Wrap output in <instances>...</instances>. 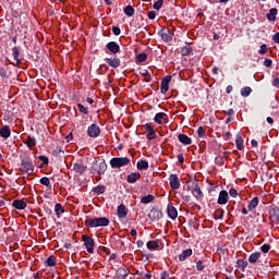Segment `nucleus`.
<instances>
[{"instance_id": "obj_36", "label": "nucleus", "mask_w": 279, "mask_h": 279, "mask_svg": "<svg viewBox=\"0 0 279 279\" xmlns=\"http://www.w3.org/2000/svg\"><path fill=\"white\" fill-rule=\"evenodd\" d=\"M140 74L144 77V82H151V74L148 70H141Z\"/></svg>"}, {"instance_id": "obj_24", "label": "nucleus", "mask_w": 279, "mask_h": 279, "mask_svg": "<svg viewBox=\"0 0 279 279\" xmlns=\"http://www.w3.org/2000/svg\"><path fill=\"white\" fill-rule=\"evenodd\" d=\"M36 137H32V135L27 136V138L24 141V145L28 147V149H34L36 147Z\"/></svg>"}, {"instance_id": "obj_18", "label": "nucleus", "mask_w": 279, "mask_h": 279, "mask_svg": "<svg viewBox=\"0 0 279 279\" xmlns=\"http://www.w3.org/2000/svg\"><path fill=\"white\" fill-rule=\"evenodd\" d=\"M217 204H219L220 206L228 204V191L222 190L219 192Z\"/></svg>"}, {"instance_id": "obj_5", "label": "nucleus", "mask_w": 279, "mask_h": 279, "mask_svg": "<svg viewBox=\"0 0 279 279\" xmlns=\"http://www.w3.org/2000/svg\"><path fill=\"white\" fill-rule=\"evenodd\" d=\"M82 241L84 243V247L88 254H95V240L93 238L84 234L82 235Z\"/></svg>"}, {"instance_id": "obj_38", "label": "nucleus", "mask_w": 279, "mask_h": 279, "mask_svg": "<svg viewBox=\"0 0 279 279\" xmlns=\"http://www.w3.org/2000/svg\"><path fill=\"white\" fill-rule=\"evenodd\" d=\"M12 54H13L14 60L17 62V64H21V59H19V56H21V50H19L17 47H13Z\"/></svg>"}, {"instance_id": "obj_46", "label": "nucleus", "mask_w": 279, "mask_h": 279, "mask_svg": "<svg viewBox=\"0 0 279 279\" xmlns=\"http://www.w3.org/2000/svg\"><path fill=\"white\" fill-rule=\"evenodd\" d=\"M137 62H145L147 60V53L141 52L140 54L136 56Z\"/></svg>"}, {"instance_id": "obj_63", "label": "nucleus", "mask_w": 279, "mask_h": 279, "mask_svg": "<svg viewBox=\"0 0 279 279\" xmlns=\"http://www.w3.org/2000/svg\"><path fill=\"white\" fill-rule=\"evenodd\" d=\"M136 245L137 247H143V245H145V242H143V240H137Z\"/></svg>"}, {"instance_id": "obj_22", "label": "nucleus", "mask_w": 279, "mask_h": 279, "mask_svg": "<svg viewBox=\"0 0 279 279\" xmlns=\"http://www.w3.org/2000/svg\"><path fill=\"white\" fill-rule=\"evenodd\" d=\"M138 180H141V174L138 172H132L126 178V182H129V184H135Z\"/></svg>"}, {"instance_id": "obj_32", "label": "nucleus", "mask_w": 279, "mask_h": 279, "mask_svg": "<svg viewBox=\"0 0 279 279\" xmlns=\"http://www.w3.org/2000/svg\"><path fill=\"white\" fill-rule=\"evenodd\" d=\"M257 206H258V197L255 196V197L248 203V210H250V213L256 210Z\"/></svg>"}, {"instance_id": "obj_37", "label": "nucleus", "mask_w": 279, "mask_h": 279, "mask_svg": "<svg viewBox=\"0 0 279 279\" xmlns=\"http://www.w3.org/2000/svg\"><path fill=\"white\" fill-rule=\"evenodd\" d=\"M93 193L96 195H102V193H106V185H97L93 189Z\"/></svg>"}, {"instance_id": "obj_31", "label": "nucleus", "mask_w": 279, "mask_h": 279, "mask_svg": "<svg viewBox=\"0 0 279 279\" xmlns=\"http://www.w3.org/2000/svg\"><path fill=\"white\" fill-rule=\"evenodd\" d=\"M270 221H276L277 223H279V209L278 208H274L270 211Z\"/></svg>"}, {"instance_id": "obj_56", "label": "nucleus", "mask_w": 279, "mask_h": 279, "mask_svg": "<svg viewBox=\"0 0 279 279\" xmlns=\"http://www.w3.org/2000/svg\"><path fill=\"white\" fill-rule=\"evenodd\" d=\"M271 64H274V61L271 59H265L264 66L269 68V66H271Z\"/></svg>"}, {"instance_id": "obj_57", "label": "nucleus", "mask_w": 279, "mask_h": 279, "mask_svg": "<svg viewBox=\"0 0 279 279\" xmlns=\"http://www.w3.org/2000/svg\"><path fill=\"white\" fill-rule=\"evenodd\" d=\"M148 19H149L150 21H154V19H156V11H149V12H148Z\"/></svg>"}, {"instance_id": "obj_61", "label": "nucleus", "mask_w": 279, "mask_h": 279, "mask_svg": "<svg viewBox=\"0 0 279 279\" xmlns=\"http://www.w3.org/2000/svg\"><path fill=\"white\" fill-rule=\"evenodd\" d=\"M232 90H234V87H232V85H228L226 88L227 95H230V93H232Z\"/></svg>"}, {"instance_id": "obj_44", "label": "nucleus", "mask_w": 279, "mask_h": 279, "mask_svg": "<svg viewBox=\"0 0 279 279\" xmlns=\"http://www.w3.org/2000/svg\"><path fill=\"white\" fill-rule=\"evenodd\" d=\"M225 213L226 211H223V209H216V211L214 213V219H223Z\"/></svg>"}, {"instance_id": "obj_60", "label": "nucleus", "mask_w": 279, "mask_h": 279, "mask_svg": "<svg viewBox=\"0 0 279 279\" xmlns=\"http://www.w3.org/2000/svg\"><path fill=\"white\" fill-rule=\"evenodd\" d=\"M178 160H179L180 165H184V155L183 154H179L178 155Z\"/></svg>"}, {"instance_id": "obj_16", "label": "nucleus", "mask_w": 279, "mask_h": 279, "mask_svg": "<svg viewBox=\"0 0 279 279\" xmlns=\"http://www.w3.org/2000/svg\"><path fill=\"white\" fill-rule=\"evenodd\" d=\"M167 214L170 219H178V209H175V207L171 203H169L167 206Z\"/></svg>"}, {"instance_id": "obj_52", "label": "nucleus", "mask_w": 279, "mask_h": 279, "mask_svg": "<svg viewBox=\"0 0 279 279\" xmlns=\"http://www.w3.org/2000/svg\"><path fill=\"white\" fill-rule=\"evenodd\" d=\"M260 250H262V252H263L264 254H267V253L271 250V245H269V244H264V245H262Z\"/></svg>"}, {"instance_id": "obj_28", "label": "nucleus", "mask_w": 279, "mask_h": 279, "mask_svg": "<svg viewBox=\"0 0 279 279\" xmlns=\"http://www.w3.org/2000/svg\"><path fill=\"white\" fill-rule=\"evenodd\" d=\"M243 143H244L243 137L241 135H236L235 145H236V149H239L240 151H243V149H245V146Z\"/></svg>"}, {"instance_id": "obj_45", "label": "nucleus", "mask_w": 279, "mask_h": 279, "mask_svg": "<svg viewBox=\"0 0 279 279\" xmlns=\"http://www.w3.org/2000/svg\"><path fill=\"white\" fill-rule=\"evenodd\" d=\"M198 138H206V129L204 126H199L197 129Z\"/></svg>"}, {"instance_id": "obj_2", "label": "nucleus", "mask_w": 279, "mask_h": 279, "mask_svg": "<svg viewBox=\"0 0 279 279\" xmlns=\"http://www.w3.org/2000/svg\"><path fill=\"white\" fill-rule=\"evenodd\" d=\"M132 160L128 157H113L110 159L111 169H121V167H128Z\"/></svg>"}, {"instance_id": "obj_17", "label": "nucleus", "mask_w": 279, "mask_h": 279, "mask_svg": "<svg viewBox=\"0 0 279 279\" xmlns=\"http://www.w3.org/2000/svg\"><path fill=\"white\" fill-rule=\"evenodd\" d=\"M154 121L158 125H162V121H166V122L169 121V116L165 112L156 113Z\"/></svg>"}, {"instance_id": "obj_15", "label": "nucleus", "mask_w": 279, "mask_h": 279, "mask_svg": "<svg viewBox=\"0 0 279 279\" xmlns=\"http://www.w3.org/2000/svg\"><path fill=\"white\" fill-rule=\"evenodd\" d=\"M144 128L146 132H148L146 135V138L148 141H154V138H156V130H154V126L151 125V123H146Z\"/></svg>"}, {"instance_id": "obj_50", "label": "nucleus", "mask_w": 279, "mask_h": 279, "mask_svg": "<svg viewBox=\"0 0 279 279\" xmlns=\"http://www.w3.org/2000/svg\"><path fill=\"white\" fill-rule=\"evenodd\" d=\"M38 160L43 162V165H49V157L40 155L38 156Z\"/></svg>"}, {"instance_id": "obj_9", "label": "nucleus", "mask_w": 279, "mask_h": 279, "mask_svg": "<svg viewBox=\"0 0 279 279\" xmlns=\"http://www.w3.org/2000/svg\"><path fill=\"white\" fill-rule=\"evenodd\" d=\"M162 217H163L162 210L158 208H153L148 214V218L150 221H160Z\"/></svg>"}, {"instance_id": "obj_33", "label": "nucleus", "mask_w": 279, "mask_h": 279, "mask_svg": "<svg viewBox=\"0 0 279 279\" xmlns=\"http://www.w3.org/2000/svg\"><path fill=\"white\" fill-rule=\"evenodd\" d=\"M54 213H56L58 219H60V216H61L62 214H64V207L62 206V204L57 203V204L54 205Z\"/></svg>"}, {"instance_id": "obj_35", "label": "nucleus", "mask_w": 279, "mask_h": 279, "mask_svg": "<svg viewBox=\"0 0 279 279\" xmlns=\"http://www.w3.org/2000/svg\"><path fill=\"white\" fill-rule=\"evenodd\" d=\"M154 199H156V196L151 195V194H148L146 196H143L141 198V203L142 204H151V202H154Z\"/></svg>"}, {"instance_id": "obj_55", "label": "nucleus", "mask_w": 279, "mask_h": 279, "mask_svg": "<svg viewBox=\"0 0 279 279\" xmlns=\"http://www.w3.org/2000/svg\"><path fill=\"white\" fill-rule=\"evenodd\" d=\"M112 32L114 36L121 35V28H119L118 26H112Z\"/></svg>"}, {"instance_id": "obj_20", "label": "nucleus", "mask_w": 279, "mask_h": 279, "mask_svg": "<svg viewBox=\"0 0 279 279\" xmlns=\"http://www.w3.org/2000/svg\"><path fill=\"white\" fill-rule=\"evenodd\" d=\"M13 208H16V210H25L27 208V203H25L23 199H15L12 203Z\"/></svg>"}, {"instance_id": "obj_30", "label": "nucleus", "mask_w": 279, "mask_h": 279, "mask_svg": "<svg viewBox=\"0 0 279 279\" xmlns=\"http://www.w3.org/2000/svg\"><path fill=\"white\" fill-rule=\"evenodd\" d=\"M247 265H250L247 263V260L245 259H238L236 260V264H235V267H238L239 269H241L242 271H245V269H247Z\"/></svg>"}, {"instance_id": "obj_34", "label": "nucleus", "mask_w": 279, "mask_h": 279, "mask_svg": "<svg viewBox=\"0 0 279 279\" xmlns=\"http://www.w3.org/2000/svg\"><path fill=\"white\" fill-rule=\"evenodd\" d=\"M47 267H56L58 265V260L56 259V256L50 255L46 260Z\"/></svg>"}, {"instance_id": "obj_7", "label": "nucleus", "mask_w": 279, "mask_h": 279, "mask_svg": "<svg viewBox=\"0 0 279 279\" xmlns=\"http://www.w3.org/2000/svg\"><path fill=\"white\" fill-rule=\"evenodd\" d=\"M108 169V165L106 163V160L95 161L94 163V171L98 173V175H104Z\"/></svg>"}, {"instance_id": "obj_3", "label": "nucleus", "mask_w": 279, "mask_h": 279, "mask_svg": "<svg viewBox=\"0 0 279 279\" xmlns=\"http://www.w3.org/2000/svg\"><path fill=\"white\" fill-rule=\"evenodd\" d=\"M20 171L22 173H26L27 175H32V173H34V162H32V159L24 157L21 160Z\"/></svg>"}, {"instance_id": "obj_54", "label": "nucleus", "mask_w": 279, "mask_h": 279, "mask_svg": "<svg viewBox=\"0 0 279 279\" xmlns=\"http://www.w3.org/2000/svg\"><path fill=\"white\" fill-rule=\"evenodd\" d=\"M196 269H197V271H204V262L203 260H198L196 263Z\"/></svg>"}, {"instance_id": "obj_62", "label": "nucleus", "mask_w": 279, "mask_h": 279, "mask_svg": "<svg viewBox=\"0 0 279 279\" xmlns=\"http://www.w3.org/2000/svg\"><path fill=\"white\" fill-rule=\"evenodd\" d=\"M272 86H275V88H279V78L276 77L274 81H272Z\"/></svg>"}, {"instance_id": "obj_14", "label": "nucleus", "mask_w": 279, "mask_h": 279, "mask_svg": "<svg viewBox=\"0 0 279 279\" xmlns=\"http://www.w3.org/2000/svg\"><path fill=\"white\" fill-rule=\"evenodd\" d=\"M106 49H108V51H110V53H113V56H116V53H119V51H121V46H119V44H117V41H109L106 45Z\"/></svg>"}, {"instance_id": "obj_12", "label": "nucleus", "mask_w": 279, "mask_h": 279, "mask_svg": "<svg viewBox=\"0 0 279 279\" xmlns=\"http://www.w3.org/2000/svg\"><path fill=\"white\" fill-rule=\"evenodd\" d=\"M192 184L194 186V189L192 190L193 197H195L196 199H202V197H204V192H202V187H199V183L193 182Z\"/></svg>"}, {"instance_id": "obj_8", "label": "nucleus", "mask_w": 279, "mask_h": 279, "mask_svg": "<svg viewBox=\"0 0 279 279\" xmlns=\"http://www.w3.org/2000/svg\"><path fill=\"white\" fill-rule=\"evenodd\" d=\"M99 134H101V129L99 128V125L94 123L90 126H88L87 136H89L90 138H97Z\"/></svg>"}, {"instance_id": "obj_43", "label": "nucleus", "mask_w": 279, "mask_h": 279, "mask_svg": "<svg viewBox=\"0 0 279 279\" xmlns=\"http://www.w3.org/2000/svg\"><path fill=\"white\" fill-rule=\"evenodd\" d=\"M40 184H43L44 186H47V189H51V180H49V178L44 177L39 180Z\"/></svg>"}, {"instance_id": "obj_21", "label": "nucleus", "mask_w": 279, "mask_h": 279, "mask_svg": "<svg viewBox=\"0 0 279 279\" xmlns=\"http://www.w3.org/2000/svg\"><path fill=\"white\" fill-rule=\"evenodd\" d=\"M0 136L1 138H10V136H12V130H10L9 125H3L0 129Z\"/></svg>"}, {"instance_id": "obj_41", "label": "nucleus", "mask_w": 279, "mask_h": 279, "mask_svg": "<svg viewBox=\"0 0 279 279\" xmlns=\"http://www.w3.org/2000/svg\"><path fill=\"white\" fill-rule=\"evenodd\" d=\"M146 246H147V250H158V247H160L158 242L154 240L148 241Z\"/></svg>"}, {"instance_id": "obj_29", "label": "nucleus", "mask_w": 279, "mask_h": 279, "mask_svg": "<svg viewBox=\"0 0 279 279\" xmlns=\"http://www.w3.org/2000/svg\"><path fill=\"white\" fill-rule=\"evenodd\" d=\"M259 258H260V252L252 253L248 256V263H251V265H254V263H258Z\"/></svg>"}, {"instance_id": "obj_4", "label": "nucleus", "mask_w": 279, "mask_h": 279, "mask_svg": "<svg viewBox=\"0 0 279 279\" xmlns=\"http://www.w3.org/2000/svg\"><path fill=\"white\" fill-rule=\"evenodd\" d=\"M71 167V171H74V173H77V175H84L88 169V166L84 163L83 160H77Z\"/></svg>"}, {"instance_id": "obj_53", "label": "nucleus", "mask_w": 279, "mask_h": 279, "mask_svg": "<svg viewBox=\"0 0 279 279\" xmlns=\"http://www.w3.org/2000/svg\"><path fill=\"white\" fill-rule=\"evenodd\" d=\"M229 195H230L231 197H238L239 191H236V189H234V187H231V189L229 190Z\"/></svg>"}, {"instance_id": "obj_6", "label": "nucleus", "mask_w": 279, "mask_h": 279, "mask_svg": "<svg viewBox=\"0 0 279 279\" xmlns=\"http://www.w3.org/2000/svg\"><path fill=\"white\" fill-rule=\"evenodd\" d=\"M158 36H160V38H161V40H163V43H171L173 40V33H171V31H169V28H167V27H162L158 32Z\"/></svg>"}, {"instance_id": "obj_10", "label": "nucleus", "mask_w": 279, "mask_h": 279, "mask_svg": "<svg viewBox=\"0 0 279 279\" xmlns=\"http://www.w3.org/2000/svg\"><path fill=\"white\" fill-rule=\"evenodd\" d=\"M172 78L173 77L171 75H167L161 80V85H160L161 95H167V92L169 90V84L171 83Z\"/></svg>"}, {"instance_id": "obj_51", "label": "nucleus", "mask_w": 279, "mask_h": 279, "mask_svg": "<svg viewBox=\"0 0 279 279\" xmlns=\"http://www.w3.org/2000/svg\"><path fill=\"white\" fill-rule=\"evenodd\" d=\"M258 53H260V56H265V53H267V45L266 44H263L259 47Z\"/></svg>"}, {"instance_id": "obj_42", "label": "nucleus", "mask_w": 279, "mask_h": 279, "mask_svg": "<svg viewBox=\"0 0 279 279\" xmlns=\"http://www.w3.org/2000/svg\"><path fill=\"white\" fill-rule=\"evenodd\" d=\"M124 14L128 15V16H134V8L132 5H126L123 10Z\"/></svg>"}, {"instance_id": "obj_27", "label": "nucleus", "mask_w": 279, "mask_h": 279, "mask_svg": "<svg viewBox=\"0 0 279 279\" xmlns=\"http://www.w3.org/2000/svg\"><path fill=\"white\" fill-rule=\"evenodd\" d=\"M276 16H278V9L276 8H271L266 14L267 21H276Z\"/></svg>"}, {"instance_id": "obj_48", "label": "nucleus", "mask_w": 279, "mask_h": 279, "mask_svg": "<svg viewBox=\"0 0 279 279\" xmlns=\"http://www.w3.org/2000/svg\"><path fill=\"white\" fill-rule=\"evenodd\" d=\"M165 3V1L163 0H158V1H156L154 4H153V8H154V10H160V8H162V4Z\"/></svg>"}, {"instance_id": "obj_25", "label": "nucleus", "mask_w": 279, "mask_h": 279, "mask_svg": "<svg viewBox=\"0 0 279 279\" xmlns=\"http://www.w3.org/2000/svg\"><path fill=\"white\" fill-rule=\"evenodd\" d=\"M178 141H180L182 145H191L193 143V140L186 134H179Z\"/></svg>"}, {"instance_id": "obj_19", "label": "nucleus", "mask_w": 279, "mask_h": 279, "mask_svg": "<svg viewBox=\"0 0 279 279\" xmlns=\"http://www.w3.org/2000/svg\"><path fill=\"white\" fill-rule=\"evenodd\" d=\"M118 218L119 219H128V208L124 204L118 206Z\"/></svg>"}, {"instance_id": "obj_26", "label": "nucleus", "mask_w": 279, "mask_h": 279, "mask_svg": "<svg viewBox=\"0 0 279 279\" xmlns=\"http://www.w3.org/2000/svg\"><path fill=\"white\" fill-rule=\"evenodd\" d=\"M136 168L138 169V171H147V169H149V161L140 160L136 163Z\"/></svg>"}, {"instance_id": "obj_11", "label": "nucleus", "mask_w": 279, "mask_h": 279, "mask_svg": "<svg viewBox=\"0 0 279 279\" xmlns=\"http://www.w3.org/2000/svg\"><path fill=\"white\" fill-rule=\"evenodd\" d=\"M169 183L172 191H178V189H180V178L178 174H171L169 177Z\"/></svg>"}, {"instance_id": "obj_13", "label": "nucleus", "mask_w": 279, "mask_h": 279, "mask_svg": "<svg viewBox=\"0 0 279 279\" xmlns=\"http://www.w3.org/2000/svg\"><path fill=\"white\" fill-rule=\"evenodd\" d=\"M105 60L107 61L109 66H111V69H119V66H121V59H119V57L117 56L111 58H106Z\"/></svg>"}, {"instance_id": "obj_49", "label": "nucleus", "mask_w": 279, "mask_h": 279, "mask_svg": "<svg viewBox=\"0 0 279 279\" xmlns=\"http://www.w3.org/2000/svg\"><path fill=\"white\" fill-rule=\"evenodd\" d=\"M215 162H216V165H218L219 167H223V165H226V161L223 160V157H221V156L216 157Z\"/></svg>"}, {"instance_id": "obj_1", "label": "nucleus", "mask_w": 279, "mask_h": 279, "mask_svg": "<svg viewBox=\"0 0 279 279\" xmlns=\"http://www.w3.org/2000/svg\"><path fill=\"white\" fill-rule=\"evenodd\" d=\"M85 226L86 228H106L110 226V219L107 217L87 219Z\"/></svg>"}, {"instance_id": "obj_47", "label": "nucleus", "mask_w": 279, "mask_h": 279, "mask_svg": "<svg viewBox=\"0 0 279 279\" xmlns=\"http://www.w3.org/2000/svg\"><path fill=\"white\" fill-rule=\"evenodd\" d=\"M77 108L82 114H88V108H86L84 105L77 104Z\"/></svg>"}, {"instance_id": "obj_23", "label": "nucleus", "mask_w": 279, "mask_h": 279, "mask_svg": "<svg viewBox=\"0 0 279 279\" xmlns=\"http://www.w3.org/2000/svg\"><path fill=\"white\" fill-rule=\"evenodd\" d=\"M190 256H193V250H192V248L184 250V251L179 255V260H180L181 263H184V260H186V258H189Z\"/></svg>"}, {"instance_id": "obj_39", "label": "nucleus", "mask_w": 279, "mask_h": 279, "mask_svg": "<svg viewBox=\"0 0 279 279\" xmlns=\"http://www.w3.org/2000/svg\"><path fill=\"white\" fill-rule=\"evenodd\" d=\"M252 95V87L245 86L241 88V96L242 97H250Z\"/></svg>"}, {"instance_id": "obj_64", "label": "nucleus", "mask_w": 279, "mask_h": 279, "mask_svg": "<svg viewBox=\"0 0 279 279\" xmlns=\"http://www.w3.org/2000/svg\"><path fill=\"white\" fill-rule=\"evenodd\" d=\"M252 147H258V142L256 140L251 141Z\"/></svg>"}, {"instance_id": "obj_58", "label": "nucleus", "mask_w": 279, "mask_h": 279, "mask_svg": "<svg viewBox=\"0 0 279 279\" xmlns=\"http://www.w3.org/2000/svg\"><path fill=\"white\" fill-rule=\"evenodd\" d=\"M160 278L161 279H169V272L167 270H163L161 274H160Z\"/></svg>"}, {"instance_id": "obj_59", "label": "nucleus", "mask_w": 279, "mask_h": 279, "mask_svg": "<svg viewBox=\"0 0 279 279\" xmlns=\"http://www.w3.org/2000/svg\"><path fill=\"white\" fill-rule=\"evenodd\" d=\"M272 40H274V43H276L277 45H279V32L276 33L275 35H272Z\"/></svg>"}, {"instance_id": "obj_40", "label": "nucleus", "mask_w": 279, "mask_h": 279, "mask_svg": "<svg viewBox=\"0 0 279 279\" xmlns=\"http://www.w3.org/2000/svg\"><path fill=\"white\" fill-rule=\"evenodd\" d=\"M193 48L191 46H184L181 48V56H191Z\"/></svg>"}]
</instances>
